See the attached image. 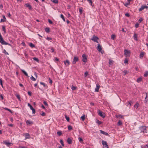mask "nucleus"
<instances>
[{
	"label": "nucleus",
	"instance_id": "1",
	"mask_svg": "<svg viewBox=\"0 0 148 148\" xmlns=\"http://www.w3.org/2000/svg\"><path fill=\"white\" fill-rule=\"evenodd\" d=\"M97 113L98 115L103 118H104L105 117V114L100 110H99Z\"/></svg>",
	"mask_w": 148,
	"mask_h": 148
},
{
	"label": "nucleus",
	"instance_id": "2",
	"mask_svg": "<svg viewBox=\"0 0 148 148\" xmlns=\"http://www.w3.org/2000/svg\"><path fill=\"white\" fill-rule=\"evenodd\" d=\"M124 54L126 57H129L130 55V51L125 49L124 51Z\"/></svg>",
	"mask_w": 148,
	"mask_h": 148
},
{
	"label": "nucleus",
	"instance_id": "3",
	"mask_svg": "<svg viewBox=\"0 0 148 148\" xmlns=\"http://www.w3.org/2000/svg\"><path fill=\"white\" fill-rule=\"evenodd\" d=\"M139 129L141 132L147 133L146 132V127L145 126H142L139 127Z\"/></svg>",
	"mask_w": 148,
	"mask_h": 148
},
{
	"label": "nucleus",
	"instance_id": "4",
	"mask_svg": "<svg viewBox=\"0 0 148 148\" xmlns=\"http://www.w3.org/2000/svg\"><path fill=\"white\" fill-rule=\"evenodd\" d=\"M91 39L95 42L98 43V41L97 40L99 39V38L98 37L95 36V35L93 36Z\"/></svg>",
	"mask_w": 148,
	"mask_h": 148
},
{
	"label": "nucleus",
	"instance_id": "5",
	"mask_svg": "<svg viewBox=\"0 0 148 148\" xmlns=\"http://www.w3.org/2000/svg\"><path fill=\"white\" fill-rule=\"evenodd\" d=\"M82 57L83 62L84 63H86L87 61V58L86 55L85 54H83Z\"/></svg>",
	"mask_w": 148,
	"mask_h": 148
},
{
	"label": "nucleus",
	"instance_id": "6",
	"mask_svg": "<svg viewBox=\"0 0 148 148\" xmlns=\"http://www.w3.org/2000/svg\"><path fill=\"white\" fill-rule=\"evenodd\" d=\"M102 143L105 148H108V146L107 145V142L106 141L102 140Z\"/></svg>",
	"mask_w": 148,
	"mask_h": 148
},
{
	"label": "nucleus",
	"instance_id": "7",
	"mask_svg": "<svg viewBox=\"0 0 148 148\" xmlns=\"http://www.w3.org/2000/svg\"><path fill=\"white\" fill-rule=\"evenodd\" d=\"M79 60V58L77 56H75L74 57L72 63L73 64H75L76 63V62L78 61Z\"/></svg>",
	"mask_w": 148,
	"mask_h": 148
},
{
	"label": "nucleus",
	"instance_id": "8",
	"mask_svg": "<svg viewBox=\"0 0 148 148\" xmlns=\"http://www.w3.org/2000/svg\"><path fill=\"white\" fill-rule=\"evenodd\" d=\"M28 106L30 107L31 110H32V113L33 114H35L36 112L34 108H33L32 106L29 103H28Z\"/></svg>",
	"mask_w": 148,
	"mask_h": 148
},
{
	"label": "nucleus",
	"instance_id": "9",
	"mask_svg": "<svg viewBox=\"0 0 148 148\" xmlns=\"http://www.w3.org/2000/svg\"><path fill=\"white\" fill-rule=\"evenodd\" d=\"M97 48L99 52H101L102 47L99 44H98V46Z\"/></svg>",
	"mask_w": 148,
	"mask_h": 148
},
{
	"label": "nucleus",
	"instance_id": "10",
	"mask_svg": "<svg viewBox=\"0 0 148 148\" xmlns=\"http://www.w3.org/2000/svg\"><path fill=\"white\" fill-rule=\"evenodd\" d=\"M64 62L66 66H68L69 65L70 62L68 60H66V61H64Z\"/></svg>",
	"mask_w": 148,
	"mask_h": 148
},
{
	"label": "nucleus",
	"instance_id": "11",
	"mask_svg": "<svg viewBox=\"0 0 148 148\" xmlns=\"http://www.w3.org/2000/svg\"><path fill=\"white\" fill-rule=\"evenodd\" d=\"M4 143L8 147L11 146L13 144L12 143L8 142L6 141H4Z\"/></svg>",
	"mask_w": 148,
	"mask_h": 148
},
{
	"label": "nucleus",
	"instance_id": "12",
	"mask_svg": "<svg viewBox=\"0 0 148 148\" xmlns=\"http://www.w3.org/2000/svg\"><path fill=\"white\" fill-rule=\"evenodd\" d=\"M25 135V139H28L30 137V135L29 133H25L24 134Z\"/></svg>",
	"mask_w": 148,
	"mask_h": 148
},
{
	"label": "nucleus",
	"instance_id": "13",
	"mask_svg": "<svg viewBox=\"0 0 148 148\" xmlns=\"http://www.w3.org/2000/svg\"><path fill=\"white\" fill-rule=\"evenodd\" d=\"M25 7L27 8H28L30 10H31L32 9V7L28 3H26L25 4Z\"/></svg>",
	"mask_w": 148,
	"mask_h": 148
},
{
	"label": "nucleus",
	"instance_id": "14",
	"mask_svg": "<svg viewBox=\"0 0 148 148\" xmlns=\"http://www.w3.org/2000/svg\"><path fill=\"white\" fill-rule=\"evenodd\" d=\"M100 87V85L99 84H97L96 85V88H95V91L98 92L99 91V90Z\"/></svg>",
	"mask_w": 148,
	"mask_h": 148
},
{
	"label": "nucleus",
	"instance_id": "15",
	"mask_svg": "<svg viewBox=\"0 0 148 148\" xmlns=\"http://www.w3.org/2000/svg\"><path fill=\"white\" fill-rule=\"evenodd\" d=\"M67 141L68 143L69 144H71L72 143V140L71 138H68L67 139Z\"/></svg>",
	"mask_w": 148,
	"mask_h": 148
},
{
	"label": "nucleus",
	"instance_id": "16",
	"mask_svg": "<svg viewBox=\"0 0 148 148\" xmlns=\"http://www.w3.org/2000/svg\"><path fill=\"white\" fill-rule=\"evenodd\" d=\"M100 133H101L102 134L105 135H106V136H108V134L106 132H104L103 131H102V130H100Z\"/></svg>",
	"mask_w": 148,
	"mask_h": 148
},
{
	"label": "nucleus",
	"instance_id": "17",
	"mask_svg": "<svg viewBox=\"0 0 148 148\" xmlns=\"http://www.w3.org/2000/svg\"><path fill=\"white\" fill-rule=\"evenodd\" d=\"M144 54L145 53L144 52H141L140 54V58H142L143 57Z\"/></svg>",
	"mask_w": 148,
	"mask_h": 148
},
{
	"label": "nucleus",
	"instance_id": "18",
	"mask_svg": "<svg viewBox=\"0 0 148 148\" xmlns=\"http://www.w3.org/2000/svg\"><path fill=\"white\" fill-rule=\"evenodd\" d=\"M146 96L145 97V100H144V101L145 103H146L148 101V98H147V93H146Z\"/></svg>",
	"mask_w": 148,
	"mask_h": 148
},
{
	"label": "nucleus",
	"instance_id": "19",
	"mask_svg": "<svg viewBox=\"0 0 148 148\" xmlns=\"http://www.w3.org/2000/svg\"><path fill=\"white\" fill-rule=\"evenodd\" d=\"M3 19H1V22H4L5 21L6 19L4 15L3 16Z\"/></svg>",
	"mask_w": 148,
	"mask_h": 148
},
{
	"label": "nucleus",
	"instance_id": "20",
	"mask_svg": "<svg viewBox=\"0 0 148 148\" xmlns=\"http://www.w3.org/2000/svg\"><path fill=\"white\" fill-rule=\"evenodd\" d=\"M134 37L135 40L136 41L138 40L137 36V34L135 33L134 34Z\"/></svg>",
	"mask_w": 148,
	"mask_h": 148
},
{
	"label": "nucleus",
	"instance_id": "21",
	"mask_svg": "<svg viewBox=\"0 0 148 148\" xmlns=\"http://www.w3.org/2000/svg\"><path fill=\"white\" fill-rule=\"evenodd\" d=\"M40 84H41V85H42L44 87H47V88L48 87H47V86L45 84V83H43L42 82H40Z\"/></svg>",
	"mask_w": 148,
	"mask_h": 148
},
{
	"label": "nucleus",
	"instance_id": "22",
	"mask_svg": "<svg viewBox=\"0 0 148 148\" xmlns=\"http://www.w3.org/2000/svg\"><path fill=\"white\" fill-rule=\"evenodd\" d=\"M21 71L26 76L28 77V74L24 70H21Z\"/></svg>",
	"mask_w": 148,
	"mask_h": 148
},
{
	"label": "nucleus",
	"instance_id": "23",
	"mask_svg": "<svg viewBox=\"0 0 148 148\" xmlns=\"http://www.w3.org/2000/svg\"><path fill=\"white\" fill-rule=\"evenodd\" d=\"M33 60L36 61L37 62H39V60L38 58L36 57H34L33 58Z\"/></svg>",
	"mask_w": 148,
	"mask_h": 148
},
{
	"label": "nucleus",
	"instance_id": "24",
	"mask_svg": "<svg viewBox=\"0 0 148 148\" xmlns=\"http://www.w3.org/2000/svg\"><path fill=\"white\" fill-rule=\"evenodd\" d=\"M145 9L144 5H142L139 9V11H141Z\"/></svg>",
	"mask_w": 148,
	"mask_h": 148
},
{
	"label": "nucleus",
	"instance_id": "25",
	"mask_svg": "<svg viewBox=\"0 0 148 148\" xmlns=\"http://www.w3.org/2000/svg\"><path fill=\"white\" fill-rule=\"evenodd\" d=\"M96 122L99 125H100L102 123V122L99 121L98 120H97Z\"/></svg>",
	"mask_w": 148,
	"mask_h": 148
},
{
	"label": "nucleus",
	"instance_id": "26",
	"mask_svg": "<svg viewBox=\"0 0 148 148\" xmlns=\"http://www.w3.org/2000/svg\"><path fill=\"white\" fill-rule=\"evenodd\" d=\"M113 61L110 59L109 60V65L110 66L112 65V64Z\"/></svg>",
	"mask_w": 148,
	"mask_h": 148
},
{
	"label": "nucleus",
	"instance_id": "27",
	"mask_svg": "<svg viewBox=\"0 0 148 148\" xmlns=\"http://www.w3.org/2000/svg\"><path fill=\"white\" fill-rule=\"evenodd\" d=\"M45 31L47 33H49L50 32V28L49 27H46L45 28Z\"/></svg>",
	"mask_w": 148,
	"mask_h": 148
},
{
	"label": "nucleus",
	"instance_id": "28",
	"mask_svg": "<svg viewBox=\"0 0 148 148\" xmlns=\"http://www.w3.org/2000/svg\"><path fill=\"white\" fill-rule=\"evenodd\" d=\"M26 124L27 125L29 124H32V123L29 121L27 120L26 122Z\"/></svg>",
	"mask_w": 148,
	"mask_h": 148
},
{
	"label": "nucleus",
	"instance_id": "29",
	"mask_svg": "<svg viewBox=\"0 0 148 148\" xmlns=\"http://www.w3.org/2000/svg\"><path fill=\"white\" fill-rule=\"evenodd\" d=\"M51 1L55 3H58V0H51Z\"/></svg>",
	"mask_w": 148,
	"mask_h": 148
},
{
	"label": "nucleus",
	"instance_id": "30",
	"mask_svg": "<svg viewBox=\"0 0 148 148\" xmlns=\"http://www.w3.org/2000/svg\"><path fill=\"white\" fill-rule=\"evenodd\" d=\"M142 80V79L141 77H139L137 79V82H141Z\"/></svg>",
	"mask_w": 148,
	"mask_h": 148
},
{
	"label": "nucleus",
	"instance_id": "31",
	"mask_svg": "<svg viewBox=\"0 0 148 148\" xmlns=\"http://www.w3.org/2000/svg\"><path fill=\"white\" fill-rule=\"evenodd\" d=\"M81 118L82 119L83 121H84L85 118V115L84 114L81 117Z\"/></svg>",
	"mask_w": 148,
	"mask_h": 148
},
{
	"label": "nucleus",
	"instance_id": "32",
	"mask_svg": "<svg viewBox=\"0 0 148 148\" xmlns=\"http://www.w3.org/2000/svg\"><path fill=\"white\" fill-rule=\"evenodd\" d=\"M139 103H136L134 106V107L137 109L138 107Z\"/></svg>",
	"mask_w": 148,
	"mask_h": 148
},
{
	"label": "nucleus",
	"instance_id": "33",
	"mask_svg": "<svg viewBox=\"0 0 148 148\" xmlns=\"http://www.w3.org/2000/svg\"><path fill=\"white\" fill-rule=\"evenodd\" d=\"M71 88L72 90H74L76 89L77 87L74 86L73 85H72L71 87Z\"/></svg>",
	"mask_w": 148,
	"mask_h": 148
},
{
	"label": "nucleus",
	"instance_id": "34",
	"mask_svg": "<svg viewBox=\"0 0 148 148\" xmlns=\"http://www.w3.org/2000/svg\"><path fill=\"white\" fill-rule=\"evenodd\" d=\"M5 26L4 25H3L2 27V28L3 30L4 31V33H6V31L5 30Z\"/></svg>",
	"mask_w": 148,
	"mask_h": 148
},
{
	"label": "nucleus",
	"instance_id": "35",
	"mask_svg": "<svg viewBox=\"0 0 148 148\" xmlns=\"http://www.w3.org/2000/svg\"><path fill=\"white\" fill-rule=\"evenodd\" d=\"M122 124V123L121 121L119 120V121L117 123V125L118 126L121 125Z\"/></svg>",
	"mask_w": 148,
	"mask_h": 148
},
{
	"label": "nucleus",
	"instance_id": "36",
	"mask_svg": "<svg viewBox=\"0 0 148 148\" xmlns=\"http://www.w3.org/2000/svg\"><path fill=\"white\" fill-rule=\"evenodd\" d=\"M65 118L66 120V121L68 122H69V117L67 116L66 115H65Z\"/></svg>",
	"mask_w": 148,
	"mask_h": 148
},
{
	"label": "nucleus",
	"instance_id": "37",
	"mask_svg": "<svg viewBox=\"0 0 148 148\" xmlns=\"http://www.w3.org/2000/svg\"><path fill=\"white\" fill-rule=\"evenodd\" d=\"M4 109L5 110L9 111V112H10L11 113H12V110H10V109H8V108H4Z\"/></svg>",
	"mask_w": 148,
	"mask_h": 148
},
{
	"label": "nucleus",
	"instance_id": "38",
	"mask_svg": "<svg viewBox=\"0 0 148 148\" xmlns=\"http://www.w3.org/2000/svg\"><path fill=\"white\" fill-rule=\"evenodd\" d=\"M31 79L33 81H35L36 80V79L32 75V77H31Z\"/></svg>",
	"mask_w": 148,
	"mask_h": 148
},
{
	"label": "nucleus",
	"instance_id": "39",
	"mask_svg": "<svg viewBox=\"0 0 148 148\" xmlns=\"http://www.w3.org/2000/svg\"><path fill=\"white\" fill-rule=\"evenodd\" d=\"M60 142L62 146H64V145L63 140H61L60 141Z\"/></svg>",
	"mask_w": 148,
	"mask_h": 148
},
{
	"label": "nucleus",
	"instance_id": "40",
	"mask_svg": "<svg viewBox=\"0 0 148 148\" xmlns=\"http://www.w3.org/2000/svg\"><path fill=\"white\" fill-rule=\"evenodd\" d=\"M62 134V132L61 131L58 132H57V134L59 136H60Z\"/></svg>",
	"mask_w": 148,
	"mask_h": 148
},
{
	"label": "nucleus",
	"instance_id": "41",
	"mask_svg": "<svg viewBox=\"0 0 148 148\" xmlns=\"http://www.w3.org/2000/svg\"><path fill=\"white\" fill-rule=\"evenodd\" d=\"M29 46L32 48H33L35 47L34 45L32 43H31L29 44Z\"/></svg>",
	"mask_w": 148,
	"mask_h": 148
},
{
	"label": "nucleus",
	"instance_id": "42",
	"mask_svg": "<svg viewBox=\"0 0 148 148\" xmlns=\"http://www.w3.org/2000/svg\"><path fill=\"white\" fill-rule=\"evenodd\" d=\"M68 129L69 130H71L72 129V127L71 125H69L68 126Z\"/></svg>",
	"mask_w": 148,
	"mask_h": 148
},
{
	"label": "nucleus",
	"instance_id": "43",
	"mask_svg": "<svg viewBox=\"0 0 148 148\" xmlns=\"http://www.w3.org/2000/svg\"><path fill=\"white\" fill-rule=\"evenodd\" d=\"M16 96L19 100H20V97L18 94L16 95Z\"/></svg>",
	"mask_w": 148,
	"mask_h": 148
},
{
	"label": "nucleus",
	"instance_id": "44",
	"mask_svg": "<svg viewBox=\"0 0 148 148\" xmlns=\"http://www.w3.org/2000/svg\"><path fill=\"white\" fill-rule=\"evenodd\" d=\"M115 35L114 34H112L111 36V38L112 40H114V38L115 37Z\"/></svg>",
	"mask_w": 148,
	"mask_h": 148
},
{
	"label": "nucleus",
	"instance_id": "45",
	"mask_svg": "<svg viewBox=\"0 0 148 148\" xmlns=\"http://www.w3.org/2000/svg\"><path fill=\"white\" fill-rule=\"evenodd\" d=\"M148 75V71H147L144 75V77H147Z\"/></svg>",
	"mask_w": 148,
	"mask_h": 148
},
{
	"label": "nucleus",
	"instance_id": "46",
	"mask_svg": "<svg viewBox=\"0 0 148 148\" xmlns=\"http://www.w3.org/2000/svg\"><path fill=\"white\" fill-rule=\"evenodd\" d=\"M3 53H4L6 55H8V53L7 52L5 49H4L3 51Z\"/></svg>",
	"mask_w": 148,
	"mask_h": 148
},
{
	"label": "nucleus",
	"instance_id": "47",
	"mask_svg": "<svg viewBox=\"0 0 148 148\" xmlns=\"http://www.w3.org/2000/svg\"><path fill=\"white\" fill-rule=\"evenodd\" d=\"M89 2L91 5L92 6V0H87Z\"/></svg>",
	"mask_w": 148,
	"mask_h": 148
},
{
	"label": "nucleus",
	"instance_id": "48",
	"mask_svg": "<svg viewBox=\"0 0 148 148\" xmlns=\"http://www.w3.org/2000/svg\"><path fill=\"white\" fill-rule=\"evenodd\" d=\"M43 103L46 106H48V105L45 101H43Z\"/></svg>",
	"mask_w": 148,
	"mask_h": 148
},
{
	"label": "nucleus",
	"instance_id": "49",
	"mask_svg": "<svg viewBox=\"0 0 148 148\" xmlns=\"http://www.w3.org/2000/svg\"><path fill=\"white\" fill-rule=\"evenodd\" d=\"M48 21L49 23L50 24H53V22H52V21L51 20H50L49 19H48Z\"/></svg>",
	"mask_w": 148,
	"mask_h": 148
},
{
	"label": "nucleus",
	"instance_id": "50",
	"mask_svg": "<svg viewBox=\"0 0 148 148\" xmlns=\"http://www.w3.org/2000/svg\"><path fill=\"white\" fill-rule=\"evenodd\" d=\"M2 82H3V81H2V79H0V84L2 86V87H3V86Z\"/></svg>",
	"mask_w": 148,
	"mask_h": 148
},
{
	"label": "nucleus",
	"instance_id": "51",
	"mask_svg": "<svg viewBox=\"0 0 148 148\" xmlns=\"http://www.w3.org/2000/svg\"><path fill=\"white\" fill-rule=\"evenodd\" d=\"M51 52L52 53L54 51V49L52 47H51Z\"/></svg>",
	"mask_w": 148,
	"mask_h": 148
},
{
	"label": "nucleus",
	"instance_id": "52",
	"mask_svg": "<svg viewBox=\"0 0 148 148\" xmlns=\"http://www.w3.org/2000/svg\"><path fill=\"white\" fill-rule=\"evenodd\" d=\"M128 62V60L127 59H125L124 60V63H127Z\"/></svg>",
	"mask_w": 148,
	"mask_h": 148
},
{
	"label": "nucleus",
	"instance_id": "53",
	"mask_svg": "<svg viewBox=\"0 0 148 148\" xmlns=\"http://www.w3.org/2000/svg\"><path fill=\"white\" fill-rule=\"evenodd\" d=\"M125 15L126 16L128 17H129L130 16V14L128 13H125Z\"/></svg>",
	"mask_w": 148,
	"mask_h": 148
},
{
	"label": "nucleus",
	"instance_id": "54",
	"mask_svg": "<svg viewBox=\"0 0 148 148\" xmlns=\"http://www.w3.org/2000/svg\"><path fill=\"white\" fill-rule=\"evenodd\" d=\"M78 140H79V141L81 142L83 141V139L81 137H79L78 138Z\"/></svg>",
	"mask_w": 148,
	"mask_h": 148
},
{
	"label": "nucleus",
	"instance_id": "55",
	"mask_svg": "<svg viewBox=\"0 0 148 148\" xmlns=\"http://www.w3.org/2000/svg\"><path fill=\"white\" fill-rule=\"evenodd\" d=\"M124 75H125L128 73V71H123Z\"/></svg>",
	"mask_w": 148,
	"mask_h": 148
},
{
	"label": "nucleus",
	"instance_id": "56",
	"mask_svg": "<svg viewBox=\"0 0 148 148\" xmlns=\"http://www.w3.org/2000/svg\"><path fill=\"white\" fill-rule=\"evenodd\" d=\"M88 74V73L87 72H86L84 73V76L85 77H86L87 76V75Z\"/></svg>",
	"mask_w": 148,
	"mask_h": 148
},
{
	"label": "nucleus",
	"instance_id": "57",
	"mask_svg": "<svg viewBox=\"0 0 148 148\" xmlns=\"http://www.w3.org/2000/svg\"><path fill=\"white\" fill-rule=\"evenodd\" d=\"M41 115L42 116H45V113L44 112H42L41 114Z\"/></svg>",
	"mask_w": 148,
	"mask_h": 148
},
{
	"label": "nucleus",
	"instance_id": "58",
	"mask_svg": "<svg viewBox=\"0 0 148 148\" xmlns=\"http://www.w3.org/2000/svg\"><path fill=\"white\" fill-rule=\"evenodd\" d=\"M79 13L80 14H82V10L81 9H79Z\"/></svg>",
	"mask_w": 148,
	"mask_h": 148
},
{
	"label": "nucleus",
	"instance_id": "59",
	"mask_svg": "<svg viewBox=\"0 0 148 148\" xmlns=\"http://www.w3.org/2000/svg\"><path fill=\"white\" fill-rule=\"evenodd\" d=\"M46 39L48 40H51L52 38L50 37H47L46 38Z\"/></svg>",
	"mask_w": 148,
	"mask_h": 148
},
{
	"label": "nucleus",
	"instance_id": "60",
	"mask_svg": "<svg viewBox=\"0 0 148 148\" xmlns=\"http://www.w3.org/2000/svg\"><path fill=\"white\" fill-rule=\"evenodd\" d=\"M143 148H148V145H145L143 147Z\"/></svg>",
	"mask_w": 148,
	"mask_h": 148
},
{
	"label": "nucleus",
	"instance_id": "61",
	"mask_svg": "<svg viewBox=\"0 0 148 148\" xmlns=\"http://www.w3.org/2000/svg\"><path fill=\"white\" fill-rule=\"evenodd\" d=\"M28 94L30 96H31L32 95V92L30 91H28L27 92Z\"/></svg>",
	"mask_w": 148,
	"mask_h": 148
},
{
	"label": "nucleus",
	"instance_id": "62",
	"mask_svg": "<svg viewBox=\"0 0 148 148\" xmlns=\"http://www.w3.org/2000/svg\"><path fill=\"white\" fill-rule=\"evenodd\" d=\"M123 117V116L121 115H119L117 116V117L118 118H122Z\"/></svg>",
	"mask_w": 148,
	"mask_h": 148
},
{
	"label": "nucleus",
	"instance_id": "63",
	"mask_svg": "<svg viewBox=\"0 0 148 148\" xmlns=\"http://www.w3.org/2000/svg\"><path fill=\"white\" fill-rule=\"evenodd\" d=\"M139 27V24L138 23H136L135 25V27L136 28H137V27Z\"/></svg>",
	"mask_w": 148,
	"mask_h": 148
},
{
	"label": "nucleus",
	"instance_id": "64",
	"mask_svg": "<svg viewBox=\"0 0 148 148\" xmlns=\"http://www.w3.org/2000/svg\"><path fill=\"white\" fill-rule=\"evenodd\" d=\"M19 148H27V147L25 146H19Z\"/></svg>",
	"mask_w": 148,
	"mask_h": 148
}]
</instances>
